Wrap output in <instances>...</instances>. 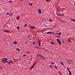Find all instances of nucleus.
I'll return each instance as SVG.
<instances>
[{"instance_id": "a19ab883", "label": "nucleus", "mask_w": 75, "mask_h": 75, "mask_svg": "<svg viewBox=\"0 0 75 75\" xmlns=\"http://www.w3.org/2000/svg\"><path fill=\"white\" fill-rule=\"evenodd\" d=\"M58 72H59V74H61V72H60V71H59Z\"/></svg>"}, {"instance_id": "ea45409f", "label": "nucleus", "mask_w": 75, "mask_h": 75, "mask_svg": "<svg viewBox=\"0 0 75 75\" xmlns=\"http://www.w3.org/2000/svg\"><path fill=\"white\" fill-rule=\"evenodd\" d=\"M14 61V62H17V61Z\"/></svg>"}, {"instance_id": "c03bdc74", "label": "nucleus", "mask_w": 75, "mask_h": 75, "mask_svg": "<svg viewBox=\"0 0 75 75\" xmlns=\"http://www.w3.org/2000/svg\"><path fill=\"white\" fill-rule=\"evenodd\" d=\"M33 45H34V44H35V42H33Z\"/></svg>"}, {"instance_id": "423d86ee", "label": "nucleus", "mask_w": 75, "mask_h": 75, "mask_svg": "<svg viewBox=\"0 0 75 75\" xmlns=\"http://www.w3.org/2000/svg\"><path fill=\"white\" fill-rule=\"evenodd\" d=\"M47 34H51L52 33H51V32H48L47 33Z\"/></svg>"}, {"instance_id": "5fc2aeb1", "label": "nucleus", "mask_w": 75, "mask_h": 75, "mask_svg": "<svg viewBox=\"0 0 75 75\" xmlns=\"http://www.w3.org/2000/svg\"><path fill=\"white\" fill-rule=\"evenodd\" d=\"M33 38V39H34V37Z\"/></svg>"}, {"instance_id": "0eeeda50", "label": "nucleus", "mask_w": 75, "mask_h": 75, "mask_svg": "<svg viewBox=\"0 0 75 75\" xmlns=\"http://www.w3.org/2000/svg\"><path fill=\"white\" fill-rule=\"evenodd\" d=\"M39 55H40L41 57H42V58H44V59H45V57H44L43 56L40 55V54H39Z\"/></svg>"}, {"instance_id": "aec40b11", "label": "nucleus", "mask_w": 75, "mask_h": 75, "mask_svg": "<svg viewBox=\"0 0 75 75\" xmlns=\"http://www.w3.org/2000/svg\"><path fill=\"white\" fill-rule=\"evenodd\" d=\"M9 2L10 3H13V1H9Z\"/></svg>"}, {"instance_id": "412c9836", "label": "nucleus", "mask_w": 75, "mask_h": 75, "mask_svg": "<svg viewBox=\"0 0 75 75\" xmlns=\"http://www.w3.org/2000/svg\"><path fill=\"white\" fill-rule=\"evenodd\" d=\"M67 69L69 71H70V70H69V67H67Z\"/></svg>"}, {"instance_id": "72a5a7b5", "label": "nucleus", "mask_w": 75, "mask_h": 75, "mask_svg": "<svg viewBox=\"0 0 75 75\" xmlns=\"http://www.w3.org/2000/svg\"><path fill=\"white\" fill-rule=\"evenodd\" d=\"M35 64H36V63H35L33 65V66H34V67L35 66Z\"/></svg>"}, {"instance_id": "4468645a", "label": "nucleus", "mask_w": 75, "mask_h": 75, "mask_svg": "<svg viewBox=\"0 0 75 75\" xmlns=\"http://www.w3.org/2000/svg\"><path fill=\"white\" fill-rule=\"evenodd\" d=\"M3 59L4 60H6V61H7L8 59L7 58H4Z\"/></svg>"}, {"instance_id": "f03ea898", "label": "nucleus", "mask_w": 75, "mask_h": 75, "mask_svg": "<svg viewBox=\"0 0 75 75\" xmlns=\"http://www.w3.org/2000/svg\"><path fill=\"white\" fill-rule=\"evenodd\" d=\"M57 16H64V14H59L58 13H57Z\"/></svg>"}, {"instance_id": "37998d69", "label": "nucleus", "mask_w": 75, "mask_h": 75, "mask_svg": "<svg viewBox=\"0 0 75 75\" xmlns=\"http://www.w3.org/2000/svg\"><path fill=\"white\" fill-rule=\"evenodd\" d=\"M56 37H59L57 35H56Z\"/></svg>"}, {"instance_id": "a211bd4d", "label": "nucleus", "mask_w": 75, "mask_h": 75, "mask_svg": "<svg viewBox=\"0 0 75 75\" xmlns=\"http://www.w3.org/2000/svg\"><path fill=\"white\" fill-rule=\"evenodd\" d=\"M60 64H61L62 65H64V63H62V62H60Z\"/></svg>"}, {"instance_id": "79ce46f5", "label": "nucleus", "mask_w": 75, "mask_h": 75, "mask_svg": "<svg viewBox=\"0 0 75 75\" xmlns=\"http://www.w3.org/2000/svg\"><path fill=\"white\" fill-rule=\"evenodd\" d=\"M60 21H62V22H64V21H62V20H60Z\"/></svg>"}, {"instance_id": "f704fd0d", "label": "nucleus", "mask_w": 75, "mask_h": 75, "mask_svg": "<svg viewBox=\"0 0 75 75\" xmlns=\"http://www.w3.org/2000/svg\"><path fill=\"white\" fill-rule=\"evenodd\" d=\"M26 53H30V52H26Z\"/></svg>"}, {"instance_id": "a878e982", "label": "nucleus", "mask_w": 75, "mask_h": 75, "mask_svg": "<svg viewBox=\"0 0 75 75\" xmlns=\"http://www.w3.org/2000/svg\"><path fill=\"white\" fill-rule=\"evenodd\" d=\"M16 28H17L18 30H19V26H18V27L17 26V27H16Z\"/></svg>"}, {"instance_id": "2eb2a0df", "label": "nucleus", "mask_w": 75, "mask_h": 75, "mask_svg": "<svg viewBox=\"0 0 75 75\" xmlns=\"http://www.w3.org/2000/svg\"><path fill=\"white\" fill-rule=\"evenodd\" d=\"M9 62H10V63H11V64H13V62H12L11 60H9Z\"/></svg>"}, {"instance_id": "2f4dec72", "label": "nucleus", "mask_w": 75, "mask_h": 75, "mask_svg": "<svg viewBox=\"0 0 75 75\" xmlns=\"http://www.w3.org/2000/svg\"><path fill=\"white\" fill-rule=\"evenodd\" d=\"M52 21V19H49V21Z\"/></svg>"}, {"instance_id": "dca6fc26", "label": "nucleus", "mask_w": 75, "mask_h": 75, "mask_svg": "<svg viewBox=\"0 0 75 75\" xmlns=\"http://www.w3.org/2000/svg\"><path fill=\"white\" fill-rule=\"evenodd\" d=\"M71 21H74V22H75V19H71Z\"/></svg>"}, {"instance_id": "4c0bfd02", "label": "nucleus", "mask_w": 75, "mask_h": 75, "mask_svg": "<svg viewBox=\"0 0 75 75\" xmlns=\"http://www.w3.org/2000/svg\"><path fill=\"white\" fill-rule=\"evenodd\" d=\"M5 62H8V61H6V60L5 61Z\"/></svg>"}, {"instance_id": "3c124183", "label": "nucleus", "mask_w": 75, "mask_h": 75, "mask_svg": "<svg viewBox=\"0 0 75 75\" xmlns=\"http://www.w3.org/2000/svg\"><path fill=\"white\" fill-rule=\"evenodd\" d=\"M25 44H27V42H25Z\"/></svg>"}, {"instance_id": "6ab92c4d", "label": "nucleus", "mask_w": 75, "mask_h": 75, "mask_svg": "<svg viewBox=\"0 0 75 75\" xmlns=\"http://www.w3.org/2000/svg\"><path fill=\"white\" fill-rule=\"evenodd\" d=\"M69 75H72L71 74V72L70 71H69Z\"/></svg>"}, {"instance_id": "39448f33", "label": "nucleus", "mask_w": 75, "mask_h": 75, "mask_svg": "<svg viewBox=\"0 0 75 75\" xmlns=\"http://www.w3.org/2000/svg\"><path fill=\"white\" fill-rule=\"evenodd\" d=\"M38 43L39 45V47H41V41H40V40H39Z\"/></svg>"}, {"instance_id": "8fccbe9b", "label": "nucleus", "mask_w": 75, "mask_h": 75, "mask_svg": "<svg viewBox=\"0 0 75 75\" xmlns=\"http://www.w3.org/2000/svg\"><path fill=\"white\" fill-rule=\"evenodd\" d=\"M54 34V33H52V34Z\"/></svg>"}, {"instance_id": "4be33fe9", "label": "nucleus", "mask_w": 75, "mask_h": 75, "mask_svg": "<svg viewBox=\"0 0 75 75\" xmlns=\"http://www.w3.org/2000/svg\"><path fill=\"white\" fill-rule=\"evenodd\" d=\"M13 16V13H10V17H11V16Z\"/></svg>"}, {"instance_id": "bb28decb", "label": "nucleus", "mask_w": 75, "mask_h": 75, "mask_svg": "<svg viewBox=\"0 0 75 75\" xmlns=\"http://www.w3.org/2000/svg\"><path fill=\"white\" fill-rule=\"evenodd\" d=\"M17 20H18V19H20V17H17Z\"/></svg>"}, {"instance_id": "393cba45", "label": "nucleus", "mask_w": 75, "mask_h": 75, "mask_svg": "<svg viewBox=\"0 0 75 75\" xmlns=\"http://www.w3.org/2000/svg\"><path fill=\"white\" fill-rule=\"evenodd\" d=\"M71 40H70V39H69L68 41L69 42H71Z\"/></svg>"}, {"instance_id": "4d7b16f0", "label": "nucleus", "mask_w": 75, "mask_h": 75, "mask_svg": "<svg viewBox=\"0 0 75 75\" xmlns=\"http://www.w3.org/2000/svg\"><path fill=\"white\" fill-rule=\"evenodd\" d=\"M71 62H72V61H71Z\"/></svg>"}, {"instance_id": "7ed1b4c3", "label": "nucleus", "mask_w": 75, "mask_h": 75, "mask_svg": "<svg viewBox=\"0 0 75 75\" xmlns=\"http://www.w3.org/2000/svg\"><path fill=\"white\" fill-rule=\"evenodd\" d=\"M30 28H33V29H35V27L33 26H30Z\"/></svg>"}, {"instance_id": "9b49d317", "label": "nucleus", "mask_w": 75, "mask_h": 75, "mask_svg": "<svg viewBox=\"0 0 75 75\" xmlns=\"http://www.w3.org/2000/svg\"><path fill=\"white\" fill-rule=\"evenodd\" d=\"M57 34H59V35H61L62 34V33H57Z\"/></svg>"}, {"instance_id": "49530a36", "label": "nucleus", "mask_w": 75, "mask_h": 75, "mask_svg": "<svg viewBox=\"0 0 75 75\" xmlns=\"http://www.w3.org/2000/svg\"><path fill=\"white\" fill-rule=\"evenodd\" d=\"M28 38H30V36H28Z\"/></svg>"}, {"instance_id": "e433bc0d", "label": "nucleus", "mask_w": 75, "mask_h": 75, "mask_svg": "<svg viewBox=\"0 0 75 75\" xmlns=\"http://www.w3.org/2000/svg\"><path fill=\"white\" fill-rule=\"evenodd\" d=\"M8 64H9V65H11V63H10V62H8Z\"/></svg>"}, {"instance_id": "c756f323", "label": "nucleus", "mask_w": 75, "mask_h": 75, "mask_svg": "<svg viewBox=\"0 0 75 75\" xmlns=\"http://www.w3.org/2000/svg\"><path fill=\"white\" fill-rule=\"evenodd\" d=\"M24 27H27V24H25V25H24Z\"/></svg>"}, {"instance_id": "603ef678", "label": "nucleus", "mask_w": 75, "mask_h": 75, "mask_svg": "<svg viewBox=\"0 0 75 75\" xmlns=\"http://www.w3.org/2000/svg\"><path fill=\"white\" fill-rule=\"evenodd\" d=\"M29 40H31V39H29Z\"/></svg>"}, {"instance_id": "b1692460", "label": "nucleus", "mask_w": 75, "mask_h": 75, "mask_svg": "<svg viewBox=\"0 0 75 75\" xmlns=\"http://www.w3.org/2000/svg\"><path fill=\"white\" fill-rule=\"evenodd\" d=\"M54 68L56 69H57V67L56 66H54Z\"/></svg>"}, {"instance_id": "9d476101", "label": "nucleus", "mask_w": 75, "mask_h": 75, "mask_svg": "<svg viewBox=\"0 0 75 75\" xmlns=\"http://www.w3.org/2000/svg\"><path fill=\"white\" fill-rule=\"evenodd\" d=\"M13 44H14L16 45V44H17V42L14 41L13 42Z\"/></svg>"}, {"instance_id": "c9c22d12", "label": "nucleus", "mask_w": 75, "mask_h": 75, "mask_svg": "<svg viewBox=\"0 0 75 75\" xmlns=\"http://www.w3.org/2000/svg\"><path fill=\"white\" fill-rule=\"evenodd\" d=\"M46 1H50V0H46Z\"/></svg>"}, {"instance_id": "a18cd8bd", "label": "nucleus", "mask_w": 75, "mask_h": 75, "mask_svg": "<svg viewBox=\"0 0 75 75\" xmlns=\"http://www.w3.org/2000/svg\"><path fill=\"white\" fill-rule=\"evenodd\" d=\"M68 63H69V64H71V63H69V62H68Z\"/></svg>"}, {"instance_id": "f257e3e1", "label": "nucleus", "mask_w": 75, "mask_h": 75, "mask_svg": "<svg viewBox=\"0 0 75 75\" xmlns=\"http://www.w3.org/2000/svg\"><path fill=\"white\" fill-rule=\"evenodd\" d=\"M57 42H58L59 44L60 45H61L62 44L61 42V41H60V40H59V39L58 38H57Z\"/></svg>"}, {"instance_id": "f3484780", "label": "nucleus", "mask_w": 75, "mask_h": 75, "mask_svg": "<svg viewBox=\"0 0 75 75\" xmlns=\"http://www.w3.org/2000/svg\"><path fill=\"white\" fill-rule=\"evenodd\" d=\"M16 49V50H17V51H20V50L18 48H17Z\"/></svg>"}, {"instance_id": "f8f14e48", "label": "nucleus", "mask_w": 75, "mask_h": 75, "mask_svg": "<svg viewBox=\"0 0 75 75\" xmlns=\"http://www.w3.org/2000/svg\"><path fill=\"white\" fill-rule=\"evenodd\" d=\"M1 61H2V62H4V63H6V61L4 60H3V59H2L1 60Z\"/></svg>"}, {"instance_id": "cd10ccee", "label": "nucleus", "mask_w": 75, "mask_h": 75, "mask_svg": "<svg viewBox=\"0 0 75 75\" xmlns=\"http://www.w3.org/2000/svg\"><path fill=\"white\" fill-rule=\"evenodd\" d=\"M50 67H51V68H53V67H52V66L50 65Z\"/></svg>"}, {"instance_id": "5701e85b", "label": "nucleus", "mask_w": 75, "mask_h": 75, "mask_svg": "<svg viewBox=\"0 0 75 75\" xmlns=\"http://www.w3.org/2000/svg\"><path fill=\"white\" fill-rule=\"evenodd\" d=\"M50 44H52V45H53V44H54V43L53 42H51Z\"/></svg>"}, {"instance_id": "ddd939ff", "label": "nucleus", "mask_w": 75, "mask_h": 75, "mask_svg": "<svg viewBox=\"0 0 75 75\" xmlns=\"http://www.w3.org/2000/svg\"><path fill=\"white\" fill-rule=\"evenodd\" d=\"M34 67V66H33L30 69V70H31L32 69H33V68Z\"/></svg>"}, {"instance_id": "20e7f679", "label": "nucleus", "mask_w": 75, "mask_h": 75, "mask_svg": "<svg viewBox=\"0 0 75 75\" xmlns=\"http://www.w3.org/2000/svg\"><path fill=\"white\" fill-rule=\"evenodd\" d=\"M38 12L39 14H41V11L40 9L38 10Z\"/></svg>"}, {"instance_id": "7c9ffc66", "label": "nucleus", "mask_w": 75, "mask_h": 75, "mask_svg": "<svg viewBox=\"0 0 75 75\" xmlns=\"http://www.w3.org/2000/svg\"><path fill=\"white\" fill-rule=\"evenodd\" d=\"M7 15L8 16L9 15V13H7Z\"/></svg>"}, {"instance_id": "09e8293b", "label": "nucleus", "mask_w": 75, "mask_h": 75, "mask_svg": "<svg viewBox=\"0 0 75 75\" xmlns=\"http://www.w3.org/2000/svg\"><path fill=\"white\" fill-rule=\"evenodd\" d=\"M35 48H38V47H37L36 46L35 47Z\"/></svg>"}, {"instance_id": "de8ad7c7", "label": "nucleus", "mask_w": 75, "mask_h": 75, "mask_svg": "<svg viewBox=\"0 0 75 75\" xmlns=\"http://www.w3.org/2000/svg\"><path fill=\"white\" fill-rule=\"evenodd\" d=\"M59 19V20H60V21H61V20H61V19Z\"/></svg>"}, {"instance_id": "58836bf2", "label": "nucleus", "mask_w": 75, "mask_h": 75, "mask_svg": "<svg viewBox=\"0 0 75 75\" xmlns=\"http://www.w3.org/2000/svg\"><path fill=\"white\" fill-rule=\"evenodd\" d=\"M25 56H26V55L24 54V55H23V57H25Z\"/></svg>"}, {"instance_id": "1a4fd4ad", "label": "nucleus", "mask_w": 75, "mask_h": 75, "mask_svg": "<svg viewBox=\"0 0 75 75\" xmlns=\"http://www.w3.org/2000/svg\"><path fill=\"white\" fill-rule=\"evenodd\" d=\"M4 31L5 32V33H8V32H9V30H4Z\"/></svg>"}, {"instance_id": "c85d7f7f", "label": "nucleus", "mask_w": 75, "mask_h": 75, "mask_svg": "<svg viewBox=\"0 0 75 75\" xmlns=\"http://www.w3.org/2000/svg\"><path fill=\"white\" fill-rule=\"evenodd\" d=\"M51 64H52V65H54V64H55L54 63L52 62H51Z\"/></svg>"}, {"instance_id": "473e14b6", "label": "nucleus", "mask_w": 75, "mask_h": 75, "mask_svg": "<svg viewBox=\"0 0 75 75\" xmlns=\"http://www.w3.org/2000/svg\"><path fill=\"white\" fill-rule=\"evenodd\" d=\"M44 50H45V51H46L48 52V51H47V50L45 49H44Z\"/></svg>"}, {"instance_id": "864d4df0", "label": "nucleus", "mask_w": 75, "mask_h": 75, "mask_svg": "<svg viewBox=\"0 0 75 75\" xmlns=\"http://www.w3.org/2000/svg\"><path fill=\"white\" fill-rule=\"evenodd\" d=\"M1 68H2V67H1Z\"/></svg>"}, {"instance_id": "6e6d98bb", "label": "nucleus", "mask_w": 75, "mask_h": 75, "mask_svg": "<svg viewBox=\"0 0 75 75\" xmlns=\"http://www.w3.org/2000/svg\"><path fill=\"white\" fill-rule=\"evenodd\" d=\"M20 1H21V0H20Z\"/></svg>"}, {"instance_id": "6e6552de", "label": "nucleus", "mask_w": 75, "mask_h": 75, "mask_svg": "<svg viewBox=\"0 0 75 75\" xmlns=\"http://www.w3.org/2000/svg\"><path fill=\"white\" fill-rule=\"evenodd\" d=\"M28 4L29 6H33V3H28Z\"/></svg>"}]
</instances>
